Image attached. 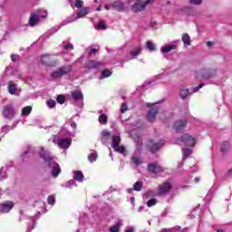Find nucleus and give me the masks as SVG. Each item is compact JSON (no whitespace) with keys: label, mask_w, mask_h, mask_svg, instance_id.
Here are the masks:
<instances>
[{"label":"nucleus","mask_w":232,"mask_h":232,"mask_svg":"<svg viewBox=\"0 0 232 232\" xmlns=\"http://www.w3.org/2000/svg\"><path fill=\"white\" fill-rule=\"evenodd\" d=\"M213 77H217V69L215 68H203L195 72L197 81H208Z\"/></svg>","instance_id":"nucleus-1"},{"label":"nucleus","mask_w":232,"mask_h":232,"mask_svg":"<svg viewBox=\"0 0 232 232\" xmlns=\"http://www.w3.org/2000/svg\"><path fill=\"white\" fill-rule=\"evenodd\" d=\"M40 63L47 68H55L59 64V59L53 58L51 54L45 53L40 57Z\"/></svg>","instance_id":"nucleus-2"},{"label":"nucleus","mask_w":232,"mask_h":232,"mask_svg":"<svg viewBox=\"0 0 232 232\" xmlns=\"http://www.w3.org/2000/svg\"><path fill=\"white\" fill-rule=\"evenodd\" d=\"M72 68V65H63L58 69L54 70L51 73V77L53 79H61V77H63V75H68V73H71Z\"/></svg>","instance_id":"nucleus-3"},{"label":"nucleus","mask_w":232,"mask_h":232,"mask_svg":"<svg viewBox=\"0 0 232 232\" xmlns=\"http://www.w3.org/2000/svg\"><path fill=\"white\" fill-rule=\"evenodd\" d=\"M2 115L5 119L12 121L15 117V107L12 103L3 106Z\"/></svg>","instance_id":"nucleus-4"},{"label":"nucleus","mask_w":232,"mask_h":232,"mask_svg":"<svg viewBox=\"0 0 232 232\" xmlns=\"http://www.w3.org/2000/svg\"><path fill=\"white\" fill-rule=\"evenodd\" d=\"M111 148L118 153L122 154L126 152V147L121 145V136H112Z\"/></svg>","instance_id":"nucleus-5"},{"label":"nucleus","mask_w":232,"mask_h":232,"mask_svg":"<svg viewBox=\"0 0 232 232\" xmlns=\"http://www.w3.org/2000/svg\"><path fill=\"white\" fill-rule=\"evenodd\" d=\"M151 3H153V0H147L146 2L138 0L131 6V10H132V12H135L136 14L139 12H143V10H146V6H148V5H151Z\"/></svg>","instance_id":"nucleus-6"},{"label":"nucleus","mask_w":232,"mask_h":232,"mask_svg":"<svg viewBox=\"0 0 232 232\" xmlns=\"http://www.w3.org/2000/svg\"><path fill=\"white\" fill-rule=\"evenodd\" d=\"M178 140L188 146V148H193V146L197 144L196 140L188 133L183 134L180 138L178 139Z\"/></svg>","instance_id":"nucleus-7"},{"label":"nucleus","mask_w":232,"mask_h":232,"mask_svg":"<svg viewBox=\"0 0 232 232\" xmlns=\"http://www.w3.org/2000/svg\"><path fill=\"white\" fill-rule=\"evenodd\" d=\"M147 108H150L147 114V119L149 122H155V118L157 117V113H159V107H153L155 104L153 103H146Z\"/></svg>","instance_id":"nucleus-8"},{"label":"nucleus","mask_w":232,"mask_h":232,"mask_svg":"<svg viewBox=\"0 0 232 232\" xmlns=\"http://www.w3.org/2000/svg\"><path fill=\"white\" fill-rule=\"evenodd\" d=\"M171 182L165 181L158 187V195L159 197H162V195H168L172 188Z\"/></svg>","instance_id":"nucleus-9"},{"label":"nucleus","mask_w":232,"mask_h":232,"mask_svg":"<svg viewBox=\"0 0 232 232\" xmlns=\"http://www.w3.org/2000/svg\"><path fill=\"white\" fill-rule=\"evenodd\" d=\"M147 169L149 173L154 174L162 173V171H164V169H162V166H160V164H159L158 161L149 163Z\"/></svg>","instance_id":"nucleus-10"},{"label":"nucleus","mask_w":232,"mask_h":232,"mask_svg":"<svg viewBox=\"0 0 232 232\" xmlns=\"http://www.w3.org/2000/svg\"><path fill=\"white\" fill-rule=\"evenodd\" d=\"M40 157L44 160V162H47L49 166H52V164L54 162L52 153H50L48 150H45L44 148H41Z\"/></svg>","instance_id":"nucleus-11"},{"label":"nucleus","mask_w":232,"mask_h":232,"mask_svg":"<svg viewBox=\"0 0 232 232\" xmlns=\"http://www.w3.org/2000/svg\"><path fill=\"white\" fill-rule=\"evenodd\" d=\"M56 144L61 150H68V148L72 146V140L68 138L59 139L57 140Z\"/></svg>","instance_id":"nucleus-12"},{"label":"nucleus","mask_w":232,"mask_h":232,"mask_svg":"<svg viewBox=\"0 0 232 232\" xmlns=\"http://www.w3.org/2000/svg\"><path fill=\"white\" fill-rule=\"evenodd\" d=\"M187 126L188 121L186 120H178L177 121H175L173 128L176 131H184Z\"/></svg>","instance_id":"nucleus-13"},{"label":"nucleus","mask_w":232,"mask_h":232,"mask_svg":"<svg viewBox=\"0 0 232 232\" xmlns=\"http://www.w3.org/2000/svg\"><path fill=\"white\" fill-rule=\"evenodd\" d=\"M14 208V202L12 201H5L3 203H0V213H8L13 209Z\"/></svg>","instance_id":"nucleus-14"},{"label":"nucleus","mask_w":232,"mask_h":232,"mask_svg":"<svg viewBox=\"0 0 232 232\" xmlns=\"http://www.w3.org/2000/svg\"><path fill=\"white\" fill-rule=\"evenodd\" d=\"M111 8L117 10V12H124L126 8L124 7V4L121 0H116L111 4Z\"/></svg>","instance_id":"nucleus-15"},{"label":"nucleus","mask_w":232,"mask_h":232,"mask_svg":"<svg viewBox=\"0 0 232 232\" xmlns=\"http://www.w3.org/2000/svg\"><path fill=\"white\" fill-rule=\"evenodd\" d=\"M101 66H102V63L97 62L95 60H90L86 64V68L88 70H93V69H96V68H101Z\"/></svg>","instance_id":"nucleus-16"},{"label":"nucleus","mask_w":232,"mask_h":232,"mask_svg":"<svg viewBox=\"0 0 232 232\" xmlns=\"http://www.w3.org/2000/svg\"><path fill=\"white\" fill-rule=\"evenodd\" d=\"M162 146H164V142L160 141L159 143H153L151 145H148V148L150 153H157V151L160 150V148H162Z\"/></svg>","instance_id":"nucleus-17"},{"label":"nucleus","mask_w":232,"mask_h":232,"mask_svg":"<svg viewBox=\"0 0 232 232\" xmlns=\"http://www.w3.org/2000/svg\"><path fill=\"white\" fill-rule=\"evenodd\" d=\"M49 168L53 169V177H59V174L61 173V167L56 162L52 163V166H49Z\"/></svg>","instance_id":"nucleus-18"},{"label":"nucleus","mask_w":232,"mask_h":232,"mask_svg":"<svg viewBox=\"0 0 232 232\" xmlns=\"http://www.w3.org/2000/svg\"><path fill=\"white\" fill-rule=\"evenodd\" d=\"M231 149V145L229 144V141H223L221 143V152L223 153V155H226L229 150Z\"/></svg>","instance_id":"nucleus-19"},{"label":"nucleus","mask_w":232,"mask_h":232,"mask_svg":"<svg viewBox=\"0 0 232 232\" xmlns=\"http://www.w3.org/2000/svg\"><path fill=\"white\" fill-rule=\"evenodd\" d=\"M37 23H39V15H37L36 14H32L29 18V24L31 26H35Z\"/></svg>","instance_id":"nucleus-20"},{"label":"nucleus","mask_w":232,"mask_h":232,"mask_svg":"<svg viewBox=\"0 0 232 232\" xmlns=\"http://www.w3.org/2000/svg\"><path fill=\"white\" fill-rule=\"evenodd\" d=\"M181 39L185 46H191V36L189 34L187 33L183 34Z\"/></svg>","instance_id":"nucleus-21"},{"label":"nucleus","mask_w":232,"mask_h":232,"mask_svg":"<svg viewBox=\"0 0 232 232\" xmlns=\"http://www.w3.org/2000/svg\"><path fill=\"white\" fill-rule=\"evenodd\" d=\"M8 91L11 95H15V93H17V86H15L14 81L9 82Z\"/></svg>","instance_id":"nucleus-22"},{"label":"nucleus","mask_w":232,"mask_h":232,"mask_svg":"<svg viewBox=\"0 0 232 232\" xmlns=\"http://www.w3.org/2000/svg\"><path fill=\"white\" fill-rule=\"evenodd\" d=\"M71 95L73 101H81L82 99H83L82 92H81L80 91H73L71 92Z\"/></svg>","instance_id":"nucleus-23"},{"label":"nucleus","mask_w":232,"mask_h":232,"mask_svg":"<svg viewBox=\"0 0 232 232\" xmlns=\"http://www.w3.org/2000/svg\"><path fill=\"white\" fill-rule=\"evenodd\" d=\"M89 12H90V7H84L83 9L80 10L76 14V17H78V19L81 17H84V15H88Z\"/></svg>","instance_id":"nucleus-24"},{"label":"nucleus","mask_w":232,"mask_h":232,"mask_svg":"<svg viewBox=\"0 0 232 232\" xmlns=\"http://www.w3.org/2000/svg\"><path fill=\"white\" fill-rule=\"evenodd\" d=\"M32 113V106H25L22 109L21 115L22 117H28Z\"/></svg>","instance_id":"nucleus-25"},{"label":"nucleus","mask_w":232,"mask_h":232,"mask_svg":"<svg viewBox=\"0 0 232 232\" xmlns=\"http://www.w3.org/2000/svg\"><path fill=\"white\" fill-rule=\"evenodd\" d=\"M171 50H177V45H165L163 48H161V53H169Z\"/></svg>","instance_id":"nucleus-26"},{"label":"nucleus","mask_w":232,"mask_h":232,"mask_svg":"<svg viewBox=\"0 0 232 232\" xmlns=\"http://www.w3.org/2000/svg\"><path fill=\"white\" fill-rule=\"evenodd\" d=\"M74 180H77L78 182H82L83 179H84V175L82 174V171H76L74 173V177H73Z\"/></svg>","instance_id":"nucleus-27"},{"label":"nucleus","mask_w":232,"mask_h":232,"mask_svg":"<svg viewBox=\"0 0 232 232\" xmlns=\"http://www.w3.org/2000/svg\"><path fill=\"white\" fill-rule=\"evenodd\" d=\"M146 46L150 50V52H155V50H157L155 44H153V42H151V41H147Z\"/></svg>","instance_id":"nucleus-28"},{"label":"nucleus","mask_w":232,"mask_h":232,"mask_svg":"<svg viewBox=\"0 0 232 232\" xmlns=\"http://www.w3.org/2000/svg\"><path fill=\"white\" fill-rule=\"evenodd\" d=\"M100 124H108V116L106 114H101L99 116Z\"/></svg>","instance_id":"nucleus-29"},{"label":"nucleus","mask_w":232,"mask_h":232,"mask_svg":"<svg viewBox=\"0 0 232 232\" xmlns=\"http://www.w3.org/2000/svg\"><path fill=\"white\" fill-rule=\"evenodd\" d=\"M189 95V90L183 89L180 91V97L183 99V101H186L188 99V96Z\"/></svg>","instance_id":"nucleus-30"},{"label":"nucleus","mask_w":232,"mask_h":232,"mask_svg":"<svg viewBox=\"0 0 232 232\" xmlns=\"http://www.w3.org/2000/svg\"><path fill=\"white\" fill-rule=\"evenodd\" d=\"M142 186H144V183L142 181H138L134 183L133 185L134 191H140V189H142Z\"/></svg>","instance_id":"nucleus-31"},{"label":"nucleus","mask_w":232,"mask_h":232,"mask_svg":"<svg viewBox=\"0 0 232 232\" xmlns=\"http://www.w3.org/2000/svg\"><path fill=\"white\" fill-rule=\"evenodd\" d=\"M97 157H98L97 152H92L89 154L88 156L89 162H95V160H97Z\"/></svg>","instance_id":"nucleus-32"},{"label":"nucleus","mask_w":232,"mask_h":232,"mask_svg":"<svg viewBox=\"0 0 232 232\" xmlns=\"http://www.w3.org/2000/svg\"><path fill=\"white\" fill-rule=\"evenodd\" d=\"M56 101L58 104H64L66 101V97H64V95L63 94H59L56 98Z\"/></svg>","instance_id":"nucleus-33"},{"label":"nucleus","mask_w":232,"mask_h":232,"mask_svg":"<svg viewBox=\"0 0 232 232\" xmlns=\"http://www.w3.org/2000/svg\"><path fill=\"white\" fill-rule=\"evenodd\" d=\"M148 208H153V206H157V198H150L147 201Z\"/></svg>","instance_id":"nucleus-34"},{"label":"nucleus","mask_w":232,"mask_h":232,"mask_svg":"<svg viewBox=\"0 0 232 232\" xmlns=\"http://www.w3.org/2000/svg\"><path fill=\"white\" fill-rule=\"evenodd\" d=\"M191 153H193V150H191L190 149H184L183 150V159H188V157H189V155H191Z\"/></svg>","instance_id":"nucleus-35"},{"label":"nucleus","mask_w":232,"mask_h":232,"mask_svg":"<svg viewBox=\"0 0 232 232\" xmlns=\"http://www.w3.org/2000/svg\"><path fill=\"white\" fill-rule=\"evenodd\" d=\"M56 104H57V102H55V100H53V99H49L47 101L48 108H55Z\"/></svg>","instance_id":"nucleus-36"},{"label":"nucleus","mask_w":232,"mask_h":232,"mask_svg":"<svg viewBox=\"0 0 232 232\" xmlns=\"http://www.w3.org/2000/svg\"><path fill=\"white\" fill-rule=\"evenodd\" d=\"M119 229H121V224L117 223L115 226L111 227L109 228L110 232H119Z\"/></svg>","instance_id":"nucleus-37"},{"label":"nucleus","mask_w":232,"mask_h":232,"mask_svg":"<svg viewBox=\"0 0 232 232\" xmlns=\"http://www.w3.org/2000/svg\"><path fill=\"white\" fill-rule=\"evenodd\" d=\"M111 73L112 72L108 69L102 71V77H105V78L111 77Z\"/></svg>","instance_id":"nucleus-38"},{"label":"nucleus","mask_w":232,"mask_h":232,"mask_svg":"<svg viewBox=\"0 0 232 232\" xmlns=\"http://www.w3.org/2000/svg\"><path fill=\"white\" fill-rule=\"evenodd\" d=\"M140 54V48H136L132 51H130L131 57H137V55Z\"/></svg>","instance_id":"nucleus-39"},{"label":"nucleus","mask_w":232,"mask_h":232,"mask_svg":"<svg viewBox=\"0 0 232 232\" xmlns=\"http://www.w3.org/2000/svg\"><path fill=\"white\" fill-rule=\"evenodd\" d=\"M131 160L135 166H140L142 164V161L138 157H132Z\"/></svg>","instance_id":"nucleus-40"},{"label":"nucleus","mask_w":232,"mask_h":232,"mask_svg":"<svg viewBox=\"0 0 232 232\" xmlns=\"http://www.w3.org/2000/svg\"><path fill=\"white\" fill-rule=\"evenodd\" d=\"M47 202L48 204H50V206H53L55 204V197L49 196L47 198Z\"/></svg>","instance_id":"nucleus-41"},{"label":"nucleus","mask_w":232,"mask_h":232,"mask_svg":"<svg viewBox=\"0 0 232 232\" xmlns=\"http://www.w3.org/2000/svg\"><path fill=\"white\" fill-rule=\"evenodd\" d=\"M76 8H82L84 6V2L82 0H75Z\"/></svg>","instance_id":"nucleus-42"},{"label":"nucleus","mask_w":232,"mask_h":232,"mask_svg":"<svg viewBox=\"0 0 232 232\" xmlns=\"http://www.w3.org/2000/svg\"><path fill=\"white\" fill-rule=\"evenodd\" d=\"M102 135L103 139H110L111 133L109 130H102Z\"/></svg>","instance_id":"nucleus-43"},{"label":"nucleus","mask_w":232,"mask_h":232,"mask_svg":"<svg viewBox=\"0 0 232 232\" xmlns=\"http://www.w3.org/2000/svg\"><path fill=\"white\" fill-rule=\"evenodd\" d=\"M99 30H106V24H104V21H100L98 24Z\"/></svg>","instance_id":"nucleus-44"},{"label":"nucleus","mask_w":232,"mask_h":232,"mask_svg":"<svg viewBox=\"0 0 232 232\" xmlns=\"http://www.w3.org/2000/svg\"><path fill=\"white\" fill-rule=\"evenodd\" d=\"M121 113H126V111H128V104L122 103L121 106Z\"/></svg>","instance_id":"nucleus-45"},{"label":"nucleus","mask_w":232,"mask_h":232,"mask_svg":"<svg viewBox=\"0 0 232 232\" xmlns=\"http://www.w3.org/2000/svg\"><path fill=\"white\" fill-rule=\"evenodd\" d=\"M202 1L203 0H189V3L190 5H202Z\"/></svg>","instance_id":"nucleus-46"},{"label":"nucleus","mask_w":232,"mask_h":232,"mask_svg":"<svg viewBox=\"0 0 232 232\" xmlns=\"http://www.w3.org/2000/svg\"><path fill=\"white\" fill-rule=\"evenodd\" d=\"M136 148H137L138 151H140L142 150V140H138L136 142Z\"/></svg>","instance_id":"nucleus-47"},{"label":"nucleus","mask_w":232,"mask_h":232,"mask_svg":"<svg viewBox=\"0 0 232 232\" xmlns=\"http://www.w3.org/2000/svg\"><path fill=\"white\" fill-rule=\"evenodd\" d=\"M201 88H204V83H200L199 85L196 86L193 89V93H197V92H198V90H200Z\"/></svg>","instance_id":"nucleus-48"},{"label":"nucleus","mask_w":232,"mask_h":232,"mask_svg":"<svg viewBox=\"0 0 232 232\" xmlns=\"http://www.w3.org/2000/svg\"><path fill=\"white\" fill-rule=\"evenodd\" d=\"M63 48L65 50H73V44H68L64 45Z\"/></svg>","instance_id":"nucleus-49"},{"label":"nucleus","mask_w":232,"mask_h":232,"mask_svg":"<svg viewBox=\"0 0 232 232\" xmlns=\"http://www.w3.org/2000/svg\"><path fill=\"white\" fill-rule=\"evenodd\" d=\"M11 60L13 61V63H15V61H17V55L16 54H11Z\"/></svg>","instance_id":"nucleus-50"},{"label":"nucleus","mask_w":232,"mask_h":232,"mask_svg":"<svg viewBox=\"0 0 232 232\" xmlns=\"http://www.w3.org/2000/svg\"><path fill=\"white\" fill-rule=\"evenodd\" d=\"M90 55H92V53H97V49L93 48L90 50Z\"/></svg>","instance_id":"nucleus-51"},{"label":"nucleus","mask_w":232,"mask_h":232,"mask_svg":"<svg viewBox=\"0 0 232 232\" xmlns=\"http://www.w3.org/2000/svg\"><path fill=\"white\" fill-rule=\"evenodd\" d=\"M124 232H135V228L130 227V229H126Z\"/></svg>","instance_id":"nucleus-52"},{"label":"nucleus","mask_w":232,"mask_h":232,"mask_svg":"<svg viewBox=\"0 0 232 232\" xmlns=\"http://www.w3.org/2000/svg\"><path fill=\"white\" fill-rule=\"evenodd\" d=\"M44 14L41 15V17H42L43 19H45V17H46V15H47V13H46V12H44Z\"/></svg>","instance_id":"nucleus-53"},{"label":"nucleus","mask_w":232,"mask_h":232,"mask_svg":"<svg viewBox=\"0 0 232 232\" xmlns=\"http://www.w3.org/2000/svg\"><path fill=\"white\" fill-rule=\"evenodd\" d=\"M212 44H213L212 42H208V43H207V46H208V47L211 46Z\"/></svg>","instance_id":"nucleus-54"},{"label":"nucleus","mask_w":232,"mask_h":232,"mask_svg":"<svg viewBox=\"0 0 232 232\" xmlns=\"http://www.w3.org/2000/svg\"><path fill=\"white\" fill-rule=\"evenodd\" d=\"M232 174V169L227 170V175H231Z\"/></svg>","instance_id":"nucleus-55"},{"label":"nucleus","mask_w":232,"mask_h":232,"mask_svg":"<svg viewBox=\"0 0 232 232\" xmlns=\"http://www.w3.org/2000/svg\"><path fill=\"white\" fill-rule=\"evenodd\" d=\"M104 8H105V10H110L111 7H110V5H105Z\"/></svg>","instance_id":"nucleus-56"},{"label":"nucleus","mask_w":232,"mask_h":232,"mask_svg":"<svg viewBox=\"0 0 232 232\" xmlns=\"http://www.w3.org/2000/svg\"><path fill=\"white\" fill-rule=\"evenodd\" d=\"M217 232H224L222 229H218Z\"/></svg>","instance_id":"nucleus-57"},{"label":"nucleus","mask_w":232,"mask_h":232,"mask_svg":"<svg viewBox=\"0 0 232 232\" xmlns=\"http://www.w3.org/2000/svg\"><path fill=\"white\" fill-rule=\"evenodd\" d=\"M98 12H101V8H98Z\"/></svg>","instance_id":"nucleus-58"}]
</instances>
